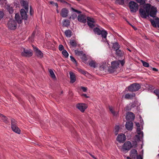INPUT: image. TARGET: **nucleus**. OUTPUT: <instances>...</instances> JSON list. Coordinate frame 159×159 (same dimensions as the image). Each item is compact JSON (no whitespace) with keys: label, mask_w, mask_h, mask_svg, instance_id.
I'll return each instance as SVG.
<instances>
[{"label":"nucleus","mask_w":159,"mask_h":159,"mask_svg":"<svg viewBox=\"0 0 159 159\" xmlns=\"http://www.w3.org/2000/svg\"><path fill=\"white\" fill-rule=\"evenodd\" d=\"M6 0H0V4L1 5H3V4L4 2L6 4Z\"/></svg>","instance_id":"052dcab7"},{"label":"nucleus","mask_w":159,"mask_h":159,"mask_svg":"<svg viewBox=\"0 0 159 159\" xmlns=\"http://www.w3.org/2000/svg\"><path fill=\"white\" fill-rule=\"evenodd\" d=\"M109 110L114 116H117V113L113 110L112 107H109Z\"/></svg>","instance_id":"c9c22d12"},{"label":"nucleus","mask_w":159,"mask_h":159,"mask_svg":"<svg viewBox=\"0 0 159 159\" xmlns=\"http://www.w3.org/2000/svg\"><path fill=\"white\" fill-rule=\"evenodd\" d=\"M0 116H1V119L3 121L6 123H8V121L7 120V118L6 117L3 115H0Z\"/></svg>","instance_id":"7c9ffc66"},{"label":"nucleus","mask_w":159,"mask_h":159,"mask_svg":"<svg viewBox=\"0 0 159 159\" xmlns=\"http://www.w3.org/2000/svg\"><path fill=\"white\" fill-rule=\"evenodd\" d=\"M76 107L81 112H84L85 110L87 108V106L85 103H80L76 104Z\"/></svg>","instance_id":"9d476101"},{"label":"nucleus","mask_w":159,"mask_h":159,"mask_svg":"<svg viewBox=\"0 0 159 159\" xmlns=\"http://www.w3.org/2000/svg\"><path fill=\"white\" fill-rule=\"evenodd\" d=\"M79 71L83 74L85 75L86 74V71L83 70L81 69L79 70Z\"/></svg>","instance_id":"bf43d9fd"},{"label":"nucleus","mask_w":159,"mask_h":159,"mask_svg":"<svg viewBox=\"0 0 159 159\" xmlns=\"http://www.w3.org/2000/svg\"><path fill=\"white\" fill-rule=\"evenodd\" d=\"M5 7L10 13L11 14L13 12V9L12 7H10V6L8 5H6Z\"/></svg>","instance_id":"393cba45"},{"label":"nucleus","mask_w":159,"mask_h":159,"mask_svg":"<svg viewBox=\"0 0 159 159\" xmlns=\"http://www.w3.org/2000/svg\"><path fill=\"white\" fill-rule=\"evenodd\" d=\"M49 3L50 4L52 5L53 6L55 5V6H56L57 8L58 7V4L57 3H55L53 1H50Z\"/></svg>","instance_id":"8fccbe9b"},{"label":"nucleus","mask_w":159,"mask_h":159,"mask_svg":"<svg viewBox=\"0 0 159 159\" xmlns=\"http://www.w3.org/2000/svg\"><path fill=\"white\" fill-rule=\"evenodd\" d=\"M78 20L80 22L85 23L86 22V16L83 14H80L78 16Z\"/></svg>","instance_id":"f3484780"},{"label":"nucleus","mask_w":159,"mask_h":159,"mask_svg":"<svg viewBox=\"0 0 159 159\" xmlns=\"http://www.w3.org/2000/svg\"><path fill=\"white\" fill-rule=\"evenodd\" d=\"M137 133L139 135L141 134L142 135V137L143 136V131H141L140 127V126H138L137 127Z\"/></svg>","instance_id":"f704fd0d"},{"label":"nucleus","mask_w":159,"mask_h":159,"mask_svg":"<svg viewBox=\"0 0 159 159\" xmlns=\"http://www.w3.org/2000/svg\"><path fill=\"white\" fill-rule=\"evenodd\" d=\"M141 88L140 85L137 83H134L128 87V90L130 92H135L138 91Z\"/></svg>","instance_id":"423d86ee"},{"label":"nucleus","mask_w":159,"mask_h":159,"mask_svg":"<svg viewBox=\"0 0 159 159\" xmlns=\"http://www.w3.org/2000/svg\"><path fill=\"white\" fill-rule=\"evenodd\" d=\"M74 51L76 54L78 56L82 55L83 54V52L82 51H79L77 50H75Z\"/></svg>","instance_id":"4c0bfd02"},{"label":"nucleus","mask_w":159,"mask_h":159,"mask_svg":"<svg viewBox=\"0 0 159 159\" xmlns=\"http://www.w3.org/2000/svg\"><path fill=\"white\" fill-rule=\"evenodd\" d=\"M150 21L151 24L154 27H157V24L156 23L155 21L153 20L152 19H150Z\"/></svg>","instance_id":"ea45409f"},{"label":"nucleus","mask_w":159,"mask_h":159,"mask_svg":"<svg viewBox=\"0 0 159 159\" xmlns=\"http://www.w3.org/2000/svg\"><path fill=\"white\" fill-rule=\"evenodd\" d=\"M70 78V83H73L75 82L76 80V77L73 72L70 71L69 72Z\"/></svg>","instance_id":"6ab92c4d"},{"label":"nucleus","mask_w":159,"mask_h":159,"mask_svg":"<svg viewBox=\"0 0 159 159\" xmlns=\"http://www.w3.org/2000/svg\"><path fill=\"white\" fill-rule=\"evenodd\" d=\"M89 66L91 67H93L95 68L96 67V62L93 61L92 60L90 61L89 63Z\"/></svg>","instance_id":"2f4dec72"},{"label":"nucleus","mask_w":159,"mask_h":159,"mask_svg":"<svg viewBox=\"0 0 159 159\" xmlns=\"http://www.w3.org/2000/svg\"><path fill=\"white\" fill-rule=\"evenodd\" d=\"M156 19L157 21L156 22L157 27L159 28V18L157 17Z\"/></svg>","instance_id":"4d7b16f0"},{"label":"nucleus","mask_w":159,"mask_h":159,"mask_svg":"<svg viewBox=\"0 0 159 159\" xmlns=\"http://www.w3.org/2000/svg\"><path fill=\"white\" fill-rule=\"evenodd\" d=\"M87 23L88 25L90 28H93L95 26L94 23H95L94 19L89 17H87Z\"/></svg>","instance_id":"ddd939ff"},{"label":"nucleus","mask_w":159,"mask_h":159,"mask_svg":"<svg viewBox=\"0 0 159 159\" xmlns=\"http://www.w3.org/2000/svg\"><path fill=\"white\" fill-rule=\"evenodd\" d=\"M130 11L132 12H136L138 10L139 5L135 2L130 1L128 4Z\"/></svg>","instance_id":"20e7f679"},{"label":"nucleus","mask_w":159,"mask_h":159,"mask_svg":"<svg viewBox=\"0 0 159 159\" xmlns=\"http://www.w3.org/2000/svg\"><path fill=\"white\" fill-rule=\"evenodd\" d=\"M20 5L27 11L29 10L28 0H20Z\"/></svg>","instance_id":"f8f14e48"},{"label":"nucleus","mask_w":159,"mask_h":159,"mask_svg":"<svg viewBox=\"0 0 159 159\" xmlns=\"http://www.w3.org/2000/svg\"><path fill=\"white\" fill-rule=\"evenodd\" d=\"M65 34L66 37L70 38L72 36V32L70 30H66L65 32Z\"/></svg>","instance_id":"5701e85b"},{"label":"nucleus","mask_w":159,"mask_h":159,"mask_svg":"<svg viewBox=\"0 0 159 159\" xmlns=\"http://www.w3.org/2000/svg\"><path fill=\"white\" fill-rule=\"evenodd\" d=\"M148 90L152 91L155 89V87L152 85H149L148 87Z\"/></svg>","instance_id":"49530a36"},{"label":"nucleus","mask_w":159,"mask_h":159,"mask_svg":"<svg viewBox=\"0 0 159 159\" xmlns=\"http://www.w3.org/2000/svg\"><path fill=\"white\" fill-rule=\"evenodd\" d=\"M133 123L132 122L127 121L125 125L126 129L129 130H131L133 127Z\"/></svg>","instance_id":"a211bd4d"},{"label":"nucleus","mask_w":159,"mask_h":159,"mask_svg":"<svg viewBox=\"0 0 159 159\" xmlns=\"http://www.w3.org/2000/svg\"><path fill=\"white\" fill-rule=\"evenodd\" d=\"M8 28L11 30H14L16 28V23L15 21L13 19H10L8 22Z\"/></svg>","instance_id":"6e6552de"},{"label":"nucleus","mask_w":159,"mask_h":159,"mask_svg":"<svg viewBox=\"0 0 159 159\" xmlns=\"http://www.w3.org/2000/svg\"><path fill=\"white\" fill-rule=\"evenodd\" d=\"M130 156L133 159H143L141 155H138L137 151L135 149H132L130 152ZM127 159H132L130 157H127Z\"/></svg>","instance_id":"f03ea898"},{"label":"nucleus","mask_w":159,"mask_h":159,"mask_svg":"<svg viewBox=\"0 0 159 159\" xmlns=\"http://www.w3.org/2000/svg\"><path fill=\"white\" fill-rule=\"evenodd\" d=\"M153 93L158 97L159 99V89H156L153 91Z\"/></svg>","instance_id":"a19ab883"},{"label":"nucleus","mask_w":159,"mask_h":159,"mask_svg":"<svg viewBox=\"0 0 159 159\" xmlns=\"http://www.w3.org/2000/svg\"><path fill=\"white\" fill-rule=\"evenodd\" d=\"M130 26L132 27L135 30H137V29L136 27H135L134 25H131Z\"/></svg>","instance_id":"69168bd1"},{"label":"nucleus","mask_w":159,"mask_h":159,"mask_svg":"<svg viewBox=\"0 0 159 159\" xmlns=\"http://www.w3.org/2000/svg\"><path fill=\"white\" fill-rule=\"evenodd\" d=\"M135 140L137 142H139L142 141V140H143V137H142V135H141V138L140 136L139 135H136L135 136Z\"/></svg>","instance_id":"c85d7f7f"},{"label":"nucleus","mask_w":159,"mask_h":159,"mask_svg":"<svg viewBox=\"0 0 159 159\" xmlns=\"http://www.w3.org/2000/svg\"><path fill=\"white\" fill-rule=\"evenodd\" d=\"M116 53L117 56L119 57H121L123 55L122 52L120 49H118L116 50Z\"/></svg>","instance_id":"cd10ccee"},{"label":"nucleus","mask_w":159,"mask_h":159,"mask_svg":"<svg viewBox=\"0 0 159 159\" xmlns=\"http://www.w3.org/2000/svg\"><path fill=\"white\" fill-rule=\"evenodd\" d=\"M132 148V145L131 142L129 141L125 142L123 144L122 148V150L123 152H127L129 151Z\"/></svg>","instance_id":"0eeeda50"},{"label":"nucleus","mask_w":159,"mask_h":159,"mask_svg":"<svg viewBox=\"0 0 159 159\" xmlns=\"http://www.w3.org/2000/svg\"><path fill=\"white\" fill-rule=\"evenodd\" d=\"M24 51L22 52L21 53V55L24 57H30L32 56L33 55V53L32 52V51L29 49H25L24 48H23Z\"/></svg>","instance_id":"1a4fd4ad"},{"label":"nucleus","mask_w":159,"mask_h":159,"mask_svg":"<svg viewBox=\"0 0 159 159\" xmlns=\"http://www.w3.org/2000/svg\"><path fill=\"white\" fill-rule=\"evenodd\" d=\"M49 72L50 73V76L53 79H56V76L54 74L53 70L51 69H49Z\"/></svg>","instance_id":"a878e982"},{"label":"nucleus","mask_w":159,"mask_h":159,"mask_svg":"<svg viewBox=\"0 0 159 159\" xmlns=\"http://www.w3.org/2000/svg\"><path fill=\"white\" fill-rule=\"evenodd\" d=\"M81 59L84 61H86L87 60V58L84 54L82 55Z\"/></svg>","instance_id":"a18cd8bd"},{"label":"nucleus","mask_w":159,"mask_h":159,"mask_svg":"<svg viewBox=\"0 0 159 159\" xmlns=\"http://www.w3.org/2000/svg\"><path fill=\"white\" fill-rule=\"evenodd\" d=\"M81 88L82 90L84 92H86L87 90V88L81 86Z\"/></svg>","instance_id":"5fc2aeb1"},{"label":"nucleus","mask_w":159,"mask_h":159,"mask_svg":"<svg viewBox=\"0 0 159 159\" xmlns=\"http://www.w3.org/2000/svg\"><path fill=\"white\" fill-rule=\"evenodd\" d=\"M93 31L95 34H97L98 35H101L102 37L106 39L107 32L105 30H101L98 28L95 27L93 29Z\"/></svg>","instance_id":"7ed1b4c3"},{"label":"nucleus","mask_w":159,"mask_h":159,"mask_svg":"<svg viewBox=\"0 0 159 159\" xmlns=\"http://www.w3.org/2000/svg\"><path fill=\"white\" fill-rule=\"evenodd\" d=\"M139 11L140 15L142 18H146L149 15L153 18H156V16L157 11V8L154 6H152L149 3L146 4L143 6V9L140 8Z\"/></svg>","instance_id":"f257e3e1"},{"label":"nucleus","mask_w":159,"mask_h":159,"mask_svg":"<svg viewBox=\"0 0 159 159\" xmlns=\"http://www.w3.org/2000/svg\"><path fill=\"white\" fill-rule=\"evenodd\" d=\"M70 45L72 47H75L77 46V43L74 40H71L69 42Z\"/></svg>","instance_id":"bb28decb"},{"label":"nucleus","mask_w":159,"mask_h":159,"mask_svg":"<svg viewBox=\"0 0 159 159\" xmlns=\"http://www.w3.org/2000/svg\"><path fill=\"white\" fill-rule=\"evenodd\" d=\"M119 130V125H116L115 128L114 134L116 135L118 134Z\"/></svg>","instance_id":"e433bc0d"},{"label":"nucleus","mask_w":159,"mask_h":159,"mask_svg":"<svg viewBox=\"0 0 159 159\" xmlns=\"http://www.w3.org/2000/svg\"><path fill=\"white\" fill-rule=\"evenodd\" d=\"M152 69L153 71H157L158 70L155 68H153Z\"/></svg>","instance_id":"774afa93"},{"label":"nucleus","mask_w":159,"mask_h":159,"mask_svg":"<svg viewBox=\"0 0 159 159\" xmlns=\"http://www.w3.org/2000/svg\"><path fill=\"white\" fill-rule=\"evenodd\" d=\"M71 61H72L73 62L76 63H77V61L76 60H75V59L74 57H73L72 56H70Z\"/></svg>","instance_id":"3c124183"},{"label":"nucleus","mask_w":159,"mask_h":159,"mask_svg":"<svg viewBox=\"0 0 159 159\" xmlns=\"http://www.w3.org/2000/svg\"><path fill=\"white\" fill-rule=\"evenodd\" d=\"M89 155L93 157V158L94 159H97V158L95 157L93 155H92V154H90V153H89Z\"/></svg>","instance_id":"338daca9"},{"label":"nucleus","mask_w":159,"mask_h":159,"mask_svg":"<svg viewBox=\"0 0 159 159\" xmlns=\"http://www.w3.org/2000/svg\"><path fill=\"white\" fill-rule=\"evenodd\" d=\"M70 21L68 19H66L64 20L63 22V26L65 27H68L70 25Z\"/></svg>","instance_id":"b1692460"},{"label":"nucleus","mask_w":159,"mask_h":159,"mask_svg":"<svg viewBox=\"0 0 159 159\" xmlns=\"http://www.w3.org/2000/svg\"><path fill=\"white\" fill-rule=\"evenodd\" d=\"M28 11H27L26 10L23 8L20 9V15L22 19L25 20H27L28 18V15L27 13Z\"/></svg>","instance_id":"2eb2a0df"},{"label":"nucleus","mask_w":159,"mask_h":159,"mask_svg":"<svg viewBox=\"0 0 159 159\" xmlns=\"http://www.w3.org/2000/svg\"><path fill=\"white\" fill-rule=\"evenodd\" d=\"M77 17V15L75 13H73L70 16L69 18V19H70L72 18L73 20H74Z\"/></svg>","instance_id":"79ce46f5"},{"label":"nucleus","mask_w":159,"mask_h":159,"mask_svg":"<svg viewBox=\"0 0 159 159\" xmlns=\"http://www.w3.org/2000/svg\"><path fill=\"white\" fill-rule=\"evenodd\" d=\"M32 47H33L34 50L35 52L39 49L37 48L36 46H35L34 45H33Z\"/></svg>","instance_id":"13d9d810"},{"label":"nucleus","mask_w":159,"mask_h":159,"mask_svg":"<svg viewBox=\"0 0 159 159\" xmlns=\"http://www.w3.org/2000/svg\"><path fill=\"white\" fill-rule=\"evenodd\" d=\"M119 61H113L111 62V66L115 69H116L119 66Z\"/></svg>","instance_id":"412c9836"},{"label":"nucleus","mask_w":159,"mask_h":159,"mask_svg":"<svg viewBox=\"0 0 159 159\" xmlns=\"http://www.w3.org/2000/svg\"><path fill=\"white\" fill-rule=\"evenodd\" d=\"M135 118L134 114L132 112H128L127 113L126 116L127 121L132 122Z\"/></svg>","instance_id":"9b49d317"},{"label":"nucleus","mask_w":159,"mask_h":159,"mask_svg":"<svg viewBox=\"0 0 159 159\" xmlns=\"http://www.w3.org/2000/svg\"><path fill=\"white\" fill-rule=\"evenodd\" d=\"M142 62L143 66L145 67H148L149 66V64L148 63L143 61H142Z\"/></svg>","instance_id":"de8ad7c7"},{"label":"nucleus","mask_w":159,"mask_h":159,"mask_svg":"<svg viewBox=\"0 0 159 159\" xmlns=\"http://www.w3.org/2000/svg\"><path fill=\"white\" fill-rule=\"evenodd\" d=\"M11 128L12 130L18 134H20V129L17 125V122L13 118L11 119Z\"/></svg>","instance_id":"39448f33"},{"label":"nucleus","mask_w":159,"mask_h":159,"mask_svg":"<svg viewBox=\"0 0 159 159\" xmlns=\"http://www.w3.org/2000/svg\"><path fill=\"white\" fill-rule=\"evenodd\" d=\"M4 16V13L2 11H0V20L3 18Z\"/></svg>","instance_id":"6e6d98bb"},{"label":"nucleus","mask_w":159,"mask_h":159,"mask_svg":"<svg viewBox=\"0 0 159 159\" xmlns=\"http://www.w3.org/2000/svg\"><path fill=\"white\" fill-rule=\"evenodd\" d=\"M81 96H84L86 98H89V96H87L86 94L83 93L81 95Z\"/></svg>","instance_id":"680f3d73"},{"label":"nucleus","mask_w":159,"mask_h":159,"mask_svg":"<svg viewBox=\"0 0 159 159\" xmlns=\"http://www.w3.org/2000/svg\"><path fill=\"white\" fill-rule=\"evenodd\" d=\"M137 142L136 141H134L132 142V147H133L134 148H136L137 146Z\"/></svg>","instance_id":"37998d69"},{"label":"nucleus","mask_w":159,"mask_h":159,"mask_svg":"<svg viewBox=\"0 0 159 159\" xmlns=\"http://www.w3.org/2000/svg\"><path fill=\"white\" fill-rule=\"evenodd\" d=\"M35 52L38 57H43V54L40 50L38 49Z\"/></svg>","instance_id":"c756f323"},{"label":"nucleus","mask_w":159,"mask_h":159,"mask_svg":"<svg viewBox=\"0 0 159 159\" xmlns=\"http://www.w3.org/2000/svg\"><path fill=\"white\" fill-rule=\"evenodd\" d=\"M135 96V94L134 93H132L131 94L127 93L125 95V98L126 99H132Z\"/></svg>","instance_id":"aec40b11"},{"label":"nucleus","mask_w":159,"mask_h":159,"mask_svg":"<svg viewBox=\"0 0 159 159\" xmlns=\"http://www.w3.org/2000/svg\"><path fill=\"white\" fill-rule=\"evenodd\" d=\"M112 48L114 49V50L116 51L118 50V49H119L120 48V46L118 42H116L113 43Z\"/></svg>","instance_id":"4be33fe9"},{"label":"nucleus","mask_w":159,"mask_h":159,"mask_svg":"<svg viewBox=\"0 0 159 159\" xmlns=\"http://www.w3.org/2000/svg\"><path fill=\"white\" fill-rule=\"evenodd\" d=\"M35 34V31H34L33 32V33H32L31 35V38H34Z\"/></svg>","instance_id":"e2e57ef3"},{"label":"nucleus","mask_w":159,"mask_h":159,"mask_svg":"<svg viewBox=\"0 0 159 159\" xmlns=\"http://www.w3.org/2000/svg\"><path fill=\"white\" fill-rule=\"evenodd\" d=\"M69 12V11L68 9L66 8H63L61 10L60 15L63 17H66Z\"/></svg>","instance_id":"dca6fc26"},{"label":"nucleus","mask_w":159,"mask_h":159,"mask_svg":"<svg viewBox=\"0 0 159 159\" xmlns=\"http://www.w3.org/2000/svg\"><path fill=\"white\" fill-rule=\"evenodd\" d=\"M64 47L62 45H59V49L60 51H61L62 50H64Z\"/></svg>","instance_id":"603ef678"},{"label":"nucleus","mask_w":159,"mask_h":159,"mask_svg":"<svg viewBox=\"0 0 159 159\" xmlns=\"http://www.w3.org/2000/svg\"><path fill=\"white\" fill-rule=\"evenodd\" d=\"M116 70L115 68L111 66H110L109 67L108 69V71L110 73H112L114 72V71Z\"/></svg>","instance_id":"473e14b6"},{"label":"nucleus","mask_w":159,"mask_h":159,"mask_svg":"<svg viewBox=\"0 0 159 159\" xmlns=\"http://www.w3.org/2000/svg\"><path fill=\"white\" fill-rule=\"evenodd\" d=\"M138 2L140 3L141 5L144 4L146 2V0H135Z\"/></svg>","instance_id":"c03bdc74"},{"label":"nucleus","mask_w":159,"mask_h":159,"mask_svg":"<svg viewBox=\"0 0 159 159\" xmlns=\"http://www.w3.org/2000/svg\"><path fill=\"white\" fill-rule=\"evenodd\" d=\"M125 109L126 111H128L130 110V109H129V107L128 106H127L125 107Z\"/></svg>","instance_id":"0e129e2a"},{"label":"nucleus","mask_w":159,"mask_h":159,"mask_svg":"<svg viewBox=\"0 0 159 159\" xmlns=\"http://www.w3.org/2000/svg\"><path fill=\"white\" fill-rule=\"evenodd\" d=\"M15 19L18 24L20 23V16L18 13L15 14Z\"/></svg>","instance_id":"72a5a7b5"},{"label":"nucleus","mask_w":159,"mask_h":159,"mask_svg":"<svg viewBox=\"0 0 159 159\" xmlns=\"http://www.w3.org/2000/svg\"><path fill=\"white\" fill-rule=\"evenodd\" d=\"M62 54L66 58H67L68 56V53L66 50H63L62 52Z\"/></svg>","instance_id":"58836bf2"},{"label":"nucleus","mask_w":159,"mask_h":159,"mask_svg":"<svg viewBox=\"0 0 159 159\" xmlns=\"http://www.w3.org/2000/svg\"><path fill=\"white\" fill-rule=\"evenodd\" d=\"M125 140V135L123 134H118L116 138V140L119 143H123Z\"/></svg>","instance_id":"4468645a"},{"label":"nucleus","mask_w":159,"mask_h":159,"mask_svg":"<svg viewBox=\"0 0 159 159\" xmlns=\"http://www.w3.org/2000/svg\"><path fill=\"white\" fill-rule=\"evenodd\" d=\"M71 9L73 11L76 12L78 14L81 13L82 12L81 11H80L78 10H77L75 9L72 7H71Z\"/></svg>","instance_id":"09e8293b"},{"label":"nucleus","mask_w":159,"mask_h":159,"mask_svg":"<svg viewBox=\"0 0 159 159\" xmlns=\"http://www.w3.org/2000/svg\"><path fill=\"white\" fill-rule=\"evenodd\" d=\"M119 62V64L120 63L122 66L124 65L125 63V61L124 60H119L118 61Z\"/></svg>","instance_id":"864d4df0"}]
</instances>
